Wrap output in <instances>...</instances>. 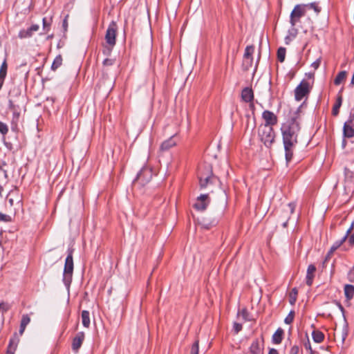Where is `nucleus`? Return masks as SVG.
<instances>
[{"instance_id": "12", "label": "nucleus", "mask_w": 354, "mask_h": 354, "mask_svg": "<svg viewBox=\"0 0 354 354\" xmlns=\"http://www.w3.org/2000/svg\"><path fill=\"white\" fill-rule=\"evenodd\" d=\"M262 118L263 119L265 126L270 127V131H272V127L276 125L277 123V115L273 112L266 110L263 112Z\"/></svg>"}, {"instance_id": "24", "label": "nucleus", "mask_w": 354, "mask_h": 354, "mask_svg": "<svg viewBox=\"0 0 354 354\" xmlns=\"http://www.w3.org/2000/svg\"><path fill=\"white\" fill-rule=\"evenodd\" d=\"M349 144H354V134H343L342 148H345Z\"/></svg>"}, {"instance_id": "61", "label": "nucleus", "mask_w": 354, "mask_h": 354, "mask_svg": "<svg viewBox=\"0 0 354 354\" xmlns=\"http://www.w3.org/2000/svg\"><path fill=\"white\" fill-rule=\"evenodd\" d=\"M1 305H2V304H0V307L1 306Z\"/></svg>"}, {"instance_id": "23", "label": "nucleus", "mask_w": 354, "mask_h": 354, "mask_svg": "<svg viewBox=\"0 0 354 354\" xmlns=\"http://www.w3.org/2000/svg\"><path fill=\"white\" fill-rule=\"evenodd\" d=\"M284 335V330L281 328L277 329L272 337V343L274 344H279L281 343Z\"/></svg>"}, {"instance_id": "51", "label": "nucleus", "mask_w": 354, "mask_h": 354, "mask_svg": "<svg viewBox=\"0 0 354 354\" xmlns=\"http://www.w3.org/2000/svg\"><path fill=\"white\" fill-rule=\"evenodd\" d=\"M348 242L351 245L354 244V232L350 236L348 239Z\"/></svg>"}, {"instance_id": "43", "label": "nucleus", "mask_w": 354, "mask_h": 354, "mask_svg": "<svg viewBox=\"0 0 354 354\" xmlns=\"http://www.w3.org/2000/svg\"><path fill=\"white\" fill-rule=\"evenodd\" d=\"M240 313H241V315L242 316L243 319L245 321L249 320V319H248L249 313L246 308L242 309Z\"/></svg>"}, {"instance_id": "49", "label": "nucleus", "mask_w": 354, "mask_h": 354, "mask_svg": "<svg viewBox=\"0 0 354 354\" xmlns=\"http://www.w3.org/2000/svg\"><path fill=\"white\" fill-rule=\"evenodd\" d=\"M320 62H321L320 59H317L316 61H315L313 63H312L311 66H312L315 70H316V69H317V68H318V67L319 66V65H320Z\"/></svg>"}, {"instance_id": "7", "label": "nucleus", "mask_w": 354, "mask_h": 354, "mask_svg": "<svg viewBox=\"0 0 354 354\" xmlns=\"http://www.w3.org/2000/svg\"><path fill=\"white\" fill-rule=\"evenodd\" d=\"M153 176V171L148 167H143L140 172L137 174L136 178L133 180L134 185H140L145 186L150 182Z\"/></svg>"}, {"instance_id": "35", "label": "nucleus", "mask_w": 354, "mask_h": 354, "mask_svg": "<svg viewBox=\"0 0 354 354\" xmlns=\"http://www.w3.org/2000/svg\"><path fill=\"white\" fill-rule=\"evenodd\" d=\"M18 36L20 39H24V38L30 37L32 36V34H31L29 28H28L27 30H20Z\"/></svg>"}, {"instance_id": "22", "label": "nucleus", "mask_w": 354, "mask_h": 354, "mask_svg": "<svg viewBox=\"0 0 354 354\" xmlns=\"http://www.w3.org/2000/svg\"><path fill=\"white\" fill-rule=\"evenodd\" d=\"M343 133H354V113L351 114L349 120L345 122Z\"/></svg>"}, {"instance_id": "19", "label": "nucleus", "mask_w": 354, "mask_h": 354, "mask_svg": "<svg viewBox=\"0 0 354 354\" xmlns=\"http://www.w3.org/2000/svg\"><path fill=\"white\" fill-rule=\"evenodd\" d=\"M250 354H263V348L260 345L258 339H254L249 348Z\"/></svg>"}, {"instance_id": "21", "label": "nucleus", "mask_w": 354, "mask_h": 354, "mask_svg": "<svg viewBox=\"0 0 354 354\" xmlns=\"http://www.w3.org/2000/svg\"><path fill=\"white\" fill-rule=\"evenodd\" d=\"M241 98L245 102H250L253 100L254 95L252 88L245 87L242 90Z\"/></svg>"}, {"instance_id": "31", "label": "nucleus", "mask_w": 354, "mask_h": 354, "mask_svg": "<svg viewBox=\"0 0 354 354\" xmlns=\"http://www.w3.org/2000/svg\"><path fill=\"white\" fill-rule=\"evenodd\" d=\"M342 95H339L337 97V102L333 108V114L334 115H337L338 114L339 109L342 105Z\"/></svg>"}, {"instance_id": "55", "label": "nucleus", "mask_w": 354, "mask_h": 354, "mask_svg": "<svg viewBox=\"0 0 354 354\" xmlns=\"http://www.w3.org/2000/svg\"><path fill=\"white\" fill-rule=\"evenodd\" d=\"M336 305L337 306V307L339 308V309L342 312L344 313V307L342 306V304L339 302H335Z\"/></svg>"}, {"instance_id": "60", "label": "nucleus", "mask_w": 354, "mask_h": 354, "mask_svg": "<svg viewBox=\"0 0 354 354\" xmlns=\"http://www.w3.org/2000/svg\"><path fill=\"white\" fill-rule=\"evenodd\" d=\"M51 37H52V35L48 36V39L51 38Z\"/></svg>"}, {"instance_id": "10", "label": "nucleus", "mask_w": 354, "mask_h": 354, "mask_svg": "<svg viewBox=\"0 0 354 354\" xmlns=\"http://www.w3.org/2000/svg\"><path fill=\"white\" fill-rule=\"evenodd\" d=\"M2 139L6 147L10 150L19 145L17 134H2Z\"/></svg>"}, {"instance_id": "57", "label": "nucleus", "mask_w": 354, "mask_h": 354, "mask_svg": "<svg viewBox=\"0 0 354 354\" xmlns=\"http://www.w3.org/2000/svg\"><path fill=\"white\" fill-rule=\"evenodd\" d=\"M3 80H4V79H0V89L2 87L3 83Z\"/></svg>"}, {"instance_id": "20", "label": "nucleus", "mask_w": 354, "mask_h": 354, "mask_svg": "<svg viewBox=\"0 0 354 354\" xmlns=\"http://www.w3.org/2000/svg\"><path fill=\"white\" fill-rule=\"evenodd\" d=\"M259 139L267 147H270L274 141V134H258Z\"/></svg>"}, {"instance_id": "54", "label": "nucleus", "mask_w": 354, "mask_h": 354, "mask_svg": "<svg viewBox=\"0 0 354 354\" xmlns=\"http://www.w3.org/2000/svg\"><path fill=\"white\" fill-rule=\"evenodd\" d=\"M268 354H279V352L275 348H270L269 350Z\"/></svg>"}, {"instance_id": "30", "label": "nucleus", "mask_w": 354, "mask_h": 354, "mask_svg": "<svg viewBox=\"0 0 354 354\" xmlns=\"http://www.w3.org/2000/svg\"><path fill=\"white\" fill-rule=\"evenodd\" d=\"M346 75L347 73L344 71L339 72L334 80V84L335 85L340 84L343 81L346 80Z\"/></svg>"}, {"instance_id": "58", "label": "nucleus", "mask_w": 354, "mask_h": 354, "mask_svg": "<svg viewBox=\"0 0 354 354\" xmlns=\"http://www.w3.org/2000/svg\"><path fill=\"white\" fill-rule=\"evenodd\" d=\"M3 191V188L1 185H0V196H1Z\"/></svg>"}, {"instance_id": "1", "label": "nucleus", "mask_w": 354, "mask_h": 354, "mask_svg": "<svg viewBox=\"0 0 354 354\" xmlns=\"http://www.w3.org/2000/svg\"><path fill=\"white\" fill-rule=\"evenodd\" d=\"M74 249L69 248L67 250V257L65 260L64 272H63V283L67 288H69L72 282L73 273V254Z\"/></svg>"}, {"instance_id": "5", "label": "nucleus", "mask_w": 354, "mask_h": 354, "mask_svg": "<svg viewBox=\"0 0 354 354\" xmlns=\"http://www.w3.org/2000/svg\"><path fill=\"white\" fill-rule=\"evenodd\" d=\"M295 208V205L292 203H290L281 208L280 214L278 216L277 222L280 223L283 227L288 226V221L294 213Z\"/></svg>"}, {"instance_id": "53", "label": "nucleus", "mask_w": 354, "mask_h": 354, "mask_svg": "<svg viewBox=\"0 0 354 354\" xmlns=\"http://www.w3.org/2000/svg\"><path fill=\"white\" fill-rule=\"evenodd\" d=\"M67 17H68V15L65 17V19L63 21V27H64L65 30H66V28H67V26H68Z\"/></svg>"}, {"instance_id": "18", "label": "nucleus", "mask_w": 354, "mask_h": 354, "mask_svg": "<svg viewBox=\"0 0 354 354\" xmlns=\"http://www.w3.org/2000/svg\"><path fill=\"white\" fill-rule=\"evenodd\" d=\"M316 267L313 264H310L308 266L307 268L306 277V283L308 286H311L313 282V279L316 272Z\"/></svg>"}, {"instance_id": "9", "label": "nucleus", "mask_w": 354, "mask_h": 354, "mask_svg": "<svg viewBox=\"0 0 354 354\" xmlns=\"http://www.w3.org/2000/svg\"><path fill=\"white\" fill-rule=\"evenodd\" d=\"M117 27L115 23H112L106 30L105 35V39L106 43L110 46V48L108 49L109 52L111 50V48L115 44Z\"/></svg>"}, {"instance_id": "50", "label": "nucleus", "mask_w": 354, "mask_h": 354, "mask_svg": "<svg viewBox=\"0 0 354 354\" xmlns=\"http://www.w3.org/2000/svg\"><path fill=\"white\" fill-rule=\"evenodd\" d=\"M39 26L38 25H32L31 26L30 28H29V30L31 32V34L32 35V32H36L39 30Z\"/></svg>"}, {"instance_id": "47", "label": "nucleus", "mask_w": 354, "mask_h": 354, "mask_svg": "<svg viewBox=\"0 0 354 354\" xmlns=\"http://www.w3.org/2000/svg\"><path fill=\"white\" fill-rule=\"evenodd\" d=\"M348 278L351 282H354V269H351L348 273Z\"/></svg>"}, {"instance_id": "59", "label": "nucleus", "mask_w": 354, "mask_h": 354, "mask_svg": "<svg viewBox=\"0 0 354 354\" xmlns=\"http://www.w3.org/2000/svg\"><path fill=\"white\" fill-rule=\"evenodd\" d=\"M11 94H12V91H10V93H9V95H10V97H11Z\"/></svg>"}, {"instance_id": "32", "label": "nucleus", "mask_w": 354, "mask_h": 354, "mask_svg": "<svg viewBox=\"0 0 354 354\" xmlns=\"http://www.w3.org/2000/svg\"><path fill=\"white\" fill-rule=\"evenodd\" d=\"M62 64V57L60 55H57L51 66V68L53 71L57 70Z\"/></svg>"}, {"instance_id": "29", "label": "nucleus", "mask_w": 354, "mask_h": 354, "mask_svg": "<svg viewBox=\"0 0 354 354\" xmlns=\"http://www.w3.org/2000/svg\"><path fill=\"white\" fill-rule=\"evenodd\" d=\"M298 290L297 288H293L289 293V303L293 306L295 304L297 299Z\"/></svg>"}, {"instance_id": "38", "label": "nucleus", "mask_w": 354, "mask_h": 354, "mask_svg": "<svg viewBox=\"0 0 354 354\" xmlns=\"http://www.w3.org/2000/svg\"><path fill=\"white\" fill-rule=\"evenodd\" d=\"M304 348L310 352V354H315V351L313 350L310 342L308 336H306V341L304 343Z\"/></svg>"}, {"instance_id": "4", "label": "nucleus", "mask_w": 354, "mask_h": 354, "mask_svg": "<svg viewBox=\"0 0 354 354\" xmlns=\"http://www.w3.org/2000/svg\"><path fill=\"white\" fill-rule=\"evenodd\" d=\"M283 141L286 160L288 163L292 158L294 148L297 143V134H283Z\"/></svg>"}, {"instance_id": "15", "label": "nucleus", "mask_w": 354, "mask_h": 354, "mask_svg": "<svg viewBox=\"0 0 354 354\" xmlns=\"http://www.w3.org/2000/svg\"><path fill=\"white\" fill-rule=\"evenodd\" d=\"M178 141V138L177 137V134H174L168 140L162 142L160 147V150L161 151H168L171 147L176 146Z\"/></svg>"}, {"instance_id": "39", "label": "nucleus", "mask_w": 354, "mask_h": 354, "mask_svg": "<svg viewBox=\"0 0 354 354\" xmlns=\"http://www.w3.org/2000/svg\"><path fill=\"white\" fill-rule=\"evenodd\" d=\"M307 8L313 9L315 12L319 13L321 10L320 8L317 6V3L313 2L308 4H305Z\"/></svg>"}, {"instance_id": "2", "label": "nucleus", "mask_w": 354, "mask_h": 354, "mask_svg": "<svg viewBox=\"0 0 354 354\" xmlns=\"http://www.w3.org/2000/svg\"><path fill=\"white\" fill-rule=\"evenodd\" d=\"M300 108L295 111L283 124L282 133H297L301 130Z\"/></svg>"}, {"instance_id": "46", "label": "nucleus", "mask_w": 354, "mask_h": 354, "mask_svg": "<svg viewBox=\"0 0 354 354\" xmlns=\"http://www.w3.org/2000/svg\"><path fill=\"white\" fill-rule=\"evenodd\" d=\"M299 348L298 346L297 345H295L293 346L290 351V354H298L299 353Z\"/></svg>"}, {"instance_id": "6", "label": "nucleus", "mask_w": 354, "mask_h": 354, "mask_svg": "<svg viewBox=\"0 0 354 354\" xmlns=\"http://www.w3.org/2000/svg\"><path fill=\"white\" fill-rule=\"evenodd\" d=\"M306 13V6L305 4L296 5L290 16V23L292 27L300 21V19Z\"/></svg>"}, {"instance_id": "45", "label": "nucleus", "mask_w": 354, "mask_h": 354, "mask_svg": "<svg viewBox=\"0 0 354 354\" xmlns=\"http://www.w3.org/2000/svg\"><path fill=\"white\" fill-rule=\"evenodd\" d=\"M234 330L236 333H238L239 331L242 330V324L235 322L234 324Z\"/></svg>"}, {"instance_id": "34", "label": "nucleus", "mask_w": 354, "mask_h": 354, "mask_svg": "<svg viewBox=\"0 0 354 354\" xmlns=\"http://www.w3.org/2000/svg\"><path fill=\"white\" fill-rule=\"evenodd\" d=\"M295 315V310H290V313H288V315L286 316V317L284 319L285 324H292L294 320Z\"/></svg>"}, {"instance_id": "56", "label": "nucleus", "mask_w": 354, "mask_h": 354, "mask_svg": "<svg viewBox=\"0 0 354 354\" xmlns=\"http://www.w3.org/2000/svg\"><path fill=\"white\" fill-rule=\"evenodd\" d=\"M306 76L308 77V79H313L314 73H307Z\"/></svg>"}, {"instance_id": "48", "label": "nucleus", "mask_w": 354, "mask_h": 354, "mask_svg": "<svg viewBox=\"0 0 354 354\" xmlns=\"http://www.w3.org/2000/svg\"><path fill=\"white\" fill-rule=\"evenodd\" d=\"M114 63V60L112 59H105L103 62L104 66H111Z\"/></svg>"}, {"instance_id": "8", "label": "nucleus", "mask_w": 354, "mask_h": 354, "mask_svg": "<svg viewBox=\"0 0 354 354\" xmlns=\"http://www.w3.org/2000/svg\"><path fill=\"white\" fill-rule=\"evenodd\" d=\"M310 91V85L306 80H302L301 82L296 87L295 90V97L297 101L301 100L306 95H307Z\"/></svg>"}, {"instance_id": "28", "label": "nucleus", "mask_w": 354, "mask_h": 354, "mask_svg": "<svg viewBox=\"0 0 354 354\" xmlns=\"http://www.w3.org/2000/svg\"><path fill=\"white\" fill-rule=\"evenodd\" d=\"M254 51V46L253 45L248 46L245 49L244 58L250 59V64L252 62V54Z\"/></svg>"}, {"instance_id": "42", "label": "nucleus", "mask_w": 354, "mask_h": 354, "mask_svg": "<svg viewBox=\"0 0 354 354\" xmlns=\"http://www.w3.org/2000/svg\"><path fill=\"white\" fill-rule=\"evenodd\" d=\"M50 24L47 21L46 18L43 19V29L46 32H48L50 30Z\"/></svg>"}, {"instance_id": "36", "label": "nucleus", "mask_w": 354, "mask_h": 354, "mask_svg": "<svg viewBox=\"0 0 354 354\" xmlns=\"http://www.w3.org/2000/svg\"><path fill=\"white\" fill-rule=\"evenodd\" d=\"M286 56V48H279L277 51V57L278 59L283 62L285 59Z\"/></svg>"}, {"instance_id": "27", "label": "nucleus", "mask_w": 354, "mask_h": 354, "mask_svg": "<svg viewBox=\"0 0 354 354\" xmlns=\"http://www.w3.org/2000/svg\"><path fill=\"white\" fill-rule=\"evenodd\" d=\"M344 294L347 299H351L354 296V286L350 284L345 285Z\"/></svg>"}, {"instance_id": "33", "label": "nucleus", "mask_w": 354, "mask_h": 354, "mask_svg": "<svg viewBox=\"0 0 354 354\" xmlns=\"http://www.w3.org/2000/svg\"><path fill=\"white\" fill-rule=\"evenodd\" d=\"M7 68L6 60H4L0 68V79H5L7 73Z\"/></svg>"}, {"instance_id": "13", "label": "nucleus", "mask_w": 354, "mask_h": 354, "mask_svg": "<svg viewBox=\"0 0 354 354\" xmlns=\"http://www.w3.org/2000/svg\"><path fill=\"white\" fill-rule=\"evenodd\" d=\"M9 107L13 113L11 129L13 131H18L17 122L19 120L20 113L17 111L18 105L15 104L12 98L9 99Z\"/></svg>"}, {"instance_id": "3", "label": "nucleus", "mask_w": 354, "mask_h": 354, "mask_svg": "<svg viewBox=\"0 0 354 354\" xmlns=\"http://www.w3.org/2000/svg\"><path fill=\"white\" fill-rule=\"evenodd\" d=\"M204 169L205 172H200L198 174L199 185L201 189L207 187L209 184H216L219 181L218 178L213 174L210 165H205Z\"/></svg>"}, {"instance_id": "14", "label": "nucleus", "mask_w": 354, "mask_h": 354, "mask_svg": "<svg viewBox=\"0 0 354 354\" xmlns=\"http://www.w3.org/2000/svg\"><path fill=\"white\" fill-rule=\"evenodd\" d=\"M208 199V194H201L197 198L196 203L194 204V208L198 211L205 210L209 203Z\"/></svg>"}, {"instance_id": "40", "label": "nucleus", "mask_w": 354, "mask_h": 354, "mask_svg": "<svg viewBox=\"0 0 354 354\" xmlns=\"http://www.w3.org/2000/svg\"><path fill=\"white\" fill-rule=\"evenodd\" d=\"M30 322V318L28 315H23L21 320V324L23 326H27Z\"/></svg>"}, {"instance_id": "37", "label": "nucleus", "mask_w": 354, "mask_h": 354, "mask_svg": "<svg viewBox=\"0 0 354 354\" xmlns=\"http://www.w3.org/2000/svg\"><path fill=\"white\" fill-rule=\"evenodd\" d=\"M199 341L196 339L192 346L190 354H198Z\"/></svg>"}, {"instance_id": "52", "label": "nucleus", "mask_w": 354, "mask_h": 354, "mask_svg": "<svg viewBox=\"0 0 354 354\" xmlns=\"http://www.w3.org/2000/svg\"><path fill=\"white\" fill-rule=\"evenodd\" d=\"M26 326H23V325L20 324V328H19V331L20 335H23V333L26 329Z\"/></svg>"}, {"instance_id": "26", "label": "nucleus", "mask_w": 354, "mask_h": 354, "mask_svg": "<svg viewBox=\"0 0 354 354\" xmlns=\"http://www.w3.org/2000/svg\"><path fill=\"white\" fill-rule=\"evenodd\" d=\"M313 341L316 343H321L324 339V334L318 330H313L312 333Z\"/></svg>"}, {"instance_id": "16", "label": "nucleus", "mask_w": 354, "mask_h": 354, "mask_svg": "<svg viewBox=\"0 0 354 354\" xmlns=\"http://www.w3.org/2000/svg\"><path fill=\"white\" fill-rule=\"evenodd\" d=\"M19 342V337L17 333H14L11 338L10 339L9 344L7 347L6 353L15 354V351L17 348Z\"/></svg>"}, {"instance_id": "25", "label": "nucleus", "mask_w": 354, "mask_h": 354, "mask_svg": "<svg viewBox=\"0 0 354 354\" xmlns=\"http://www.w3.org/2000/svg\"><path fill=\"white\" fill-rule=\"evenodd\" d=\"M82 324L84 327L88 328L90 326V313L88 310H84L81 314Z\"/></svg>"}, {"instance_id": "17", "label": "nucleus", "mask_w": 354, "mask_h": 354, "mask_svg": "<svg viewBox=\"0 0 354 354\" xmlns=\"http://www.w3.org/2000/svg\"><path fill=\"white\" fill-rule=\"evenodd\" d=\"M85 335L84 332H79L73 339L72 350L77 353L82 346V342L84 340Z\"/></svg>"}, {"instance_id": "11", "label": "nucleus", "mask_w": 354, "mask_h": 354, "mask_svg": "<svg viewBox=\"0 0 354 354\" xmlns=\"http://www.w3.org/2000/svg\"><path fill=\"white\" fill-rule=\"evenodd\" d=\"M353 226H354V223H353L351 225V227L348 229V230L346 231V234L344 235V236L339 241H336L333 245L332 247L330 248V250L328 251V252L327 253L326 257H325V261H327L328 260L330 259L331 255L333 254V252L337 249L339 248L342 244L346 240L348 234L351 232V231L353 230Z\"/></svg>"}, {"instance_id": "41", "label": "nucleus", "mask_w": 354, "mask_h": 354, "mask_svg": "<svg viewBox=\"0 0 354 354\" xmlns=\"http://www.w3.org/2000/svg\"><path fill=\"white\" fill-rule=\"evenodd\" d=\"M11 220L10 216L0 212V221L10 222Z\"/></svg>"}, {"instance_id": "44", "label": "nucleus", "mask_w": 354, "mask_h": 354, "mask_svg": "<svg viewBox=\"0 0 354 354\" xmlns=\"http://www.w3.org/2000/svg\"><path fill=\"white\" fill-rule=\"evenodd\" d=\"M8 131V126L5 123L0 122V133H7Z\"/></svg>"}]
</instances>
